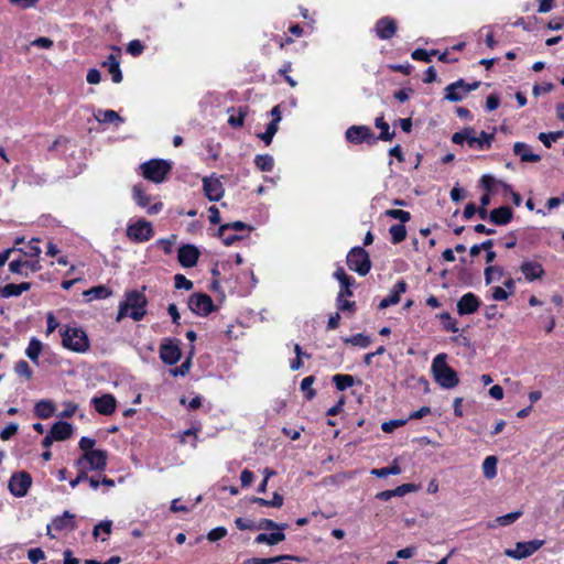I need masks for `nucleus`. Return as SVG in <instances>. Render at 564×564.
Instances as JSON below:
<instances>
[{"instance_id": "nucleus-15", "label": "nucleus", "mask_w": 564, "mask_h": 564, "mask_svg": "<svg viewBox=\"0 0 564 564\" xmlns=\"http://www.w3.org/2000/svg\"><path fill=\"white\" fill-rule=\"evenodd\" d=\"M93 403L95 404V409L98 413L102 415H110L116 410V399L112 394H104L98 398L93 399Z\"/></svg>"}, {"instance_id": "nucleus-43", "label": "nucleus", "mask_w": 564, "mask_h": 564, "mask_svg": "<svg viewBox=\"0 0 564 564\" xmlns=\"http://www.w3.org/2000/svg\"><path fill=\"white\" fill-rule=\"evenodd\" d=\"M345 343H349L351 345L366 348L371 344V339H370V337L365 336L362 334H356L349 338H346Z\"/></svg>"}, {"instance_id": "nucleus-4", "label": "nucleus", "mask_w": 564, "mask_h": 564, "mask_svg": "<svg viewBox=\"0 0 564 564\" xmlns=\"http://www.w3.org/2000/svg\"><path fill=\"white\" fill-rule=\"evenodd\" d=\"M347 265L360 275H366L371 267L368 252L361 247L352 248L347 254Z\"/></svg>"}, {"instance_id": "nucleus-57", "label": "nucleus", "mask_w": 564, "mask_h": 564, "mask_svg": "<svg viewBox=\"0 0 564 564\" xmlns=\"http://www.w3.org/2000/svg\"><path fill=\"white\" fill-rule=\"evenodd\" d=\"M18 432V424L17 423H10L8 426H6L1 433L0 438L3 441L9 440Z\"/></svg>"}, {"instance_id": "nucleus-55", "label": "nucleus", "mask_w": 564, "mask_h": 564, "mask_svg": "<svg viewBox=\"0 0 564 564\" xmlns=\"http://www.w3.org/2000/svg\"><path fill=\"white\" fill-rule=\"evenodd\" d=\"M470 128H465L459 132H455L452 137V141L455 144H462L464 141L467 142V139L469 138Z\"/></svg>"}, {"instance_id": "nucleus-6", "label": "nucleus", "mask_w": 564, "mask_h": 564, "mask_svg": "<svg viewBox=\"0 0 564 564\" xmlns=\"http://www.w3.org/2000/svg\"><path fill=\"white\" fill-rule=\"evenodd\" d=\"M544 544L543 540H532L528 542H518L514 549H506L505 555L516 560L529 557Z\"/></svg>"}, {"instance_id": "nucleus-38", "label": "nucleus", "mask_w": 564, "mask_h": 564, "mask_svg": "<svg viewBox=\"0 0 564 564\" xmlns=\"http://www.w3.org/2000/svg\"><path fill=\"white\" fill-rule=\"evenodd\" d=\"M401 473L400 466L397 464V460L389 467H383L379 469H372L371 474L377 477H387L389 475H399Z\"/></svg>"}, {"instance_id": "nucleus-26", "label": "nucleus", "mask_w": 564, "mask_h": 564, "mask_svg": "<svg viewBox=\"0 0 564 564\" xmlns=\"http://www.w3.org/2000/svg\"><path fill=\"white\" fill-rule=\"evenodd\" d=\"M55 411V405L52 401L41 400L34 406L35 415L40 419H48Z\"/></svg>"}, {"instance_id": "nucleus-40", "label": "nucleus", "mask_w": 564, "mask_h": 564, "mask_svg": "<svg viewBox=\"0 0 564 564\" xmlns=\"http://www.w3.org/2000/svg\"><path fill=\"white\" fill-rule=\"evenodd\" d=\"M384 215L387 217L398 219L403 224L410 221L411 219V214L402 209H388L384 212Z\"/></svg>"}, {"instance_id": "nucleus-51", "label": "nucleus", "mask_w": 564, "mask_h": 564, "mask_svg": "<svg viewBox=\"0 0 564 564\" xmlns=\"http://www.w3.org/2000/svg\"><path fill=\"white\" fill-rule=\"evenodd\" d=\"M174 281L176 289H184L187 291L193 289V282L186 279L183 274H176L174 276Z\"/></svg>"}, {"instance_id": "nucleus-13", "label": "nucleus", "mask_w": 564, "mask_h": 564, "mask_svg": "<svg viewBox=\"0 0 564 564\" xmlns=\"http://www.w3.org/2000/svg\"><path fill=\"white\" fill-rule=\"evenodd\" d=\"M346 139L354 144H359L364 141L371 142L372 132L367 126H351L346 130Z\"/></svg>"}, {"instance_id": "nucleus-48", "label": "nucleus", "mask_w": 564, "mask_h": 564, "mask_svg": "<svg viewBox=\"0 0 564 564\" xmlns=\"http://www.w3.org/2000/svg\"><path fill=\"white\" fill-rule=\"evenodd\" d=\"M14 370L19 376H23L26 379H31L32 377V370L30 369V366L25 360L18 361Z\"/></svg>"}, {"instance_id": "nucleus-19", "label": "nucleus", "mask_w": 564, "mask_h": 564, "mask_svg": "<svg viewBox=\"0 0 564 564\" xmlns=\"http://www.w3.org/2000/svg\"><path fill=\"white\" fill-rule=\"evenodd\" d=\"M181 349L177 345L165 344L161 346L160 357L167 365L176 364L181 358Z\"/></svg>"}, {"instance_id": "nucleus-22", "label": "nucleus", "mask_w": 564, "mask_h": 564, "mask_svg": "<svg viewBox=\"0 0 564 564\" xmlns=\"http://www.w3.org/2000/svg\"><path fill=\"white\" fill-rule=\"evenodd\" d=\"M406 290V283L404 281H399L393 290L391 291L390 295L382 299L379 303V308L383 310L389 307L390 305L397 304L400 301V295L404 293Z\"/></svg>"}, {"instance_id": "nucleus-58", "label": "nucleus", "mask_w": 564, "mask_h": 564, "mask_svg": "<svg viewBox=\"0 0 564 564\" xmlns=\"http://www.w3.org/2000/svg\"><path fill=\"white\" fill-rule=\"evenodd\" d=\"M9 2L12 4V6H15L20 9H31V8H34L39 0H9Z\"/></svg>"}, {"instance_id": "nucleus-28", "label": "nucleus", "mask_w": 564, "mask_h": 564, "mask_svg": "<svg viewBox=\"0 0 564 564\" xmlns=\"http://www.w3.org/2000/svg\"><path fill=\"white\" fill-rule=\"evenodd\" d=\"M284 540H285L284 533L274 532V533H270V534L261 533V534L257 535L254 541L258 544L267 543L269 545H275Z\"/></svg>"}, {"instance_id": "nucleus-41", "label": "nucleus", "mask_w": 564, "mask_h": 564, "mask_svg": "<svg viewBox=\"0 0 564 564\" xmlns=\"http://www.w3.org/2000/svg\"><path fill=\"white\" fill-rule=\"evenodd\" d=\"M279 127L275 126V122H270L267 126V130L263 133H259L258 138L261 139L267 145L272 142L274 134L276 133Z\"/></svg>"}, {"instance_id": "nucleus-21", "label": "nucleus", "mask_w": 564, "mask_h": 564, "mask_svg": "<svg viewBox=\"0 0 564 564\" xmlns=\"http://www.w3.org/2000/svg\"><path fill=\"white\" fill-rule=\"evenodd\" d=\"M494 140L492 133L482 131L479 137L475 135V130L470 128L469 138L467 144L469 148L478 147L479 149H488Z\"/></svg>"}, {"instance_id": "nucleus-60", "label": "nucleus", "mask_w": 564, "mask_h": 564, "mask_svg": "<svg viewBox=\"0 0 564 564\" xmlns=\"http://www.w3.org/2000/svg\"><path fill=\"white\" fill-rule=\"evenodd\" d=\"M491 273H497L499 276L503 274V270L500 267L489 265L485 269V280L487 284L492 282Z\"/></svg>"}, {"instance_id": "nucleus-1", "label": "nucleus", "mask_w": 564, "mask_h": 564, "mask_svg": "<svg viewBox=\"0 0 564 564\" xmlns=\"http://www.w3.org/2000/svg\"><path fill=\"white\" fill-rule=\"evenodd\" d=\"M447 355L442 352L435 356L432 362L431 372L436 383L444 389L455 388L459 383L457 372L447 362Z\"/></svg>"}, {"instance_id": "nucleus-24", "label": "nucleus", "mask_w": 564, "mask_h": 564, "mask_svg": "<svg viewBox=\"0 0 564 564\" xmlns=\"http://www.w3.org/2000/svg\"><path fill=\"white\" fill-rule=\"evenodd\" d=\"M51 433L55 437V441H65L72 436L73 426L67 422L59 421L53 424Z\"/></svg>"}, {"instance_id": "nucleus-17", "label": "nucleus", "mask_w": 564, "mask_h": 564, "mask_svg": "<svg viewBox=\"0 0 564 564\" xmlns=\"http://www.w3.org/2000/svg\"><path fill=\"white\" fill-rule=\"evenodd\" d=\"M376 32L380 39L389 40L397 32V23L393 19L384 17L377 22Z\"/></svg>"}, {"instance_id": "nucleus-64", "label": "nucleus", "mask_w": 564, "mask_h": 564, "mask_svg": "<svg viewBox=\"0 0 564 564\" xmlns=\"http://www.w3.org/2000/svg\"><path fill=\"white\" fill-rule=\"evenodd\" d=\"M553 88H554V86L551 83L545 84V85H534L532 93L535 97H538L542 94L550 93Z\"/></svg>"}, {"instance_id": "nucleus-8", "label": "nucleus", "mask_w": 564, "mask_h": 564, "mask_svg": "<svg viewBox=\"0 0 564 564\" xmlns=\"http://www.w3.org/2000/svg\"><path fill=\"white\" fill-rule=\"evenodd\" d=\"M32 485L31 476L25 471L13 474L9 481V490L15 497H24Z\"/></svg>"}, {"instance_id": "nucleus-62", "label": "nucleus", "mask_w": 564, "mask_h": 564, "mask_svg": "<svg viewBox=\"0 0 564 564\" xmlns=\"http://www.w3.org/2000/svg\"><path fill=\"white\" fill-rule=\"evenodd\" d=\"M191 368V359H186L180 367H176L171 370L172 375L177 376H185Z\"/></svg>"}, {"instance_id": "nucleus-39", "label": "nucleus", "mask_w": 564, "mask_h": 564, "mask_svg": "<svg viewBox=\"0 0 564 564\" xmlns=\"http://www.w3.org/2000/svg\"><path fill=\"white\" fill-rule=\"evenodd\" d=\"M389 231L393 243H400L406 238V229L403 225H393Z\"/></svg>"}, {"instance_id": "nucleus-25", "label": "nucleus", "mask_w": 564, "mask_h": 564, "mask_svg": "<svg viewBox=\"0 0 564 564\" xmlns=\"http://www.w3.org/2000/svg\"><path fill=\"white\" fill-rule=\"evenodd\" d=\"M445 91H446L445 99H447L452 102L460 101L463 99V97L466 95V94H464V80L459 79V80L448 85L445 88Z\"/></svg>"}, {"instance_id": "nucleus-52", "label": "nucleus", "mask_w": 564, "mask_h": 564, "mask_svg": "<svg viewBox=\"0 0 564 564\" xmlns=\"http://www.w3.org/2000/svg\"><path fill=\"white\" fill-rule=\"evenodd\" d=\"M490 204L489 194H484L480 197V207L477 209V213L481 219H486L488 216L487 206Z\"/></svg>"}, {"instance_id": "nucleus-35", "label": "nucleus", "mask_w": 564, "mask_h": 564, "mask_svg": "<svg viewBox=\"0 0 564 564\" xmlns=\"http://www.w3.org/2000/svg\"><path fill=\"white\" fill-rule=\"evenodd\" d=\"M42 351V344L40 340L33 338L28 348H26V356L34 362H37L39 356Z\"/></svg>"}, {"instance_id": "nucleus-42", "label": "nucleus", "mask_w": 564, "mask_h": 564, "mask_svg": "<svg viewBox=\"0 0 564 564\" xmlns=\"http://www.w3.org/2000/svg\"><path fill=\"white\" fill-rule=\"evenodd\" d=\"M96 119L99 122L121 121V118L118 115V112H116L113 110L98 111V113L96 115Z\"/></svg>"}, {"instance_id": "nucleus-36", "label": "nucleus", "mask_w": 564, "mask_h": 564, "mask_svg": "<svg viewBox=\"0 0 564 564\" xmlns=\"http://www.w3.org/2000/svg\"><path fill=\"white\" fill-rule=\"evenodd\" d=\"M254 163L263 172H269L273 169V158L268 154L257 155Z\"/></svg>"}, {"instance_id": "nucleus-47", "label": "nucleus", "mask_w": 564, "mask_h": 564, "mask_svg": "<svg viewBox=\"0 0 564 564\" xmlns=\"http://www.w3.org/2000/svg\"><path fill=\"white\" fill-rule=\"evenodd\" d=\"M246 228H247V225L239 220L230 223V224H225L218 228V237H224L225 231L228 229L243 230Z\"/></svg>"}, {"instance_id": "nucleus-16", "label": "nucleus", "mask_w": 564, "mask_h": 564, "mask_svg": "<svg viewBox=\"0 0 564 564\" xmlns=\"http://www.w3.org/2000/svg\"><path fill=\"white\" fill-rule=\"evenodd\" d=\"M479 307V301L473 293H466L457 302V313L468 315L475 313Z\"/></svg>"}, {"instance_id": "nucleus-33", "label": "nucleus", "mask_w": 564, "mask_h": 564, "mask_svg": "<svg viewBox=\"0 0 564 564\" xmlns=\"http://www.w3.org/2000/svg\"><path fill=\"white\" fill-rule=\"evenodd\" d=\"M375 124L378 129L381 130V133L379 134L378 139L383 141H391L394 137V131L390 132L389 124L384 122L382 117H379L376 119Z\"/></svg>"}, {"instance_id": "nucleus-23", "label": "nucleus", "mask_w": 564, "mask_h": 564, "mask_svg": "<svg viewBox=\"0 0 564 564\" xmlns=\"http://www.w3.org/2000/svg\"><path fill=\"white\" fill-rule=\"evenodd\" d=\"M513 153L518 155L522 162H539L541 160V156L539 154H534L531 151V148L523 142L514 143Z\"/></svg>"}, {"instance_id": "nucleus-56", "label": "nucleus", "mask_w": 564, "mask_h": 564, "mask_svg": "<svg viewBox=\"0 0 564 564\" xmlns=\"http://www.w3.org/2000/svg\"><path fill=\"white\" fill-rule=\"evenodd\" d=\"M143 45L140 41L133 40L131 41L127 46V52L130 53L133 56H138L143 52Z\"/></svg>"}, {"instance_id": "nucleus-2", "label": "nucleus", "mask_w": 564, "mask_h": 564, "mask_svg": "<svg viewBox=\"0 0 564 564\" xmlns=\"http://www.w3.org/2000/svg\"><path fill=\"white\" fill-rule=\"evenodd\" d=\"M147 299L145 296L137 291H133L127 295L124 302L119 306L117 321L122 319L128 314L134 321H140L145 314Z\"/></svg>"}, {"instance_id": "nucleus-45", "label": "nucleus", "mask_w": 564, "mask_h": 564, "mask_svg": "<svg viewBox=\"0 0 564 564\" xmlns=\"http://www.w3.org/2000/svg\"><path fill=\"white\" fill-rule=\"evenodd\" d=\"M440 318L443 322V326L445 329L451 330L453 333L458 332L457 323L455 319L452 318V316L448 313H442L440 315Z\"/></svg>"}, {"instance_id": "nucleus-44", "label": "nucleus", "mask_w": 564, "mask_h": 564, "mask_svg": "<svg viewBox=\"0 0 564 564\" xmlns=\"http://www.w3.org/2000/svg\"><path fill=\"white\" fill-rule=\"evenodd\" d=\"M133 195L137 203L141 207H145L150 203V197L144 193L142 187L139 185L133 186Z\"/></svg>"}, {"instance_id": "nucleus-49", "label": "nucleus", "mask_w": 564, "mask_h": 564, "mask_svg": "<svg viewBox=\"0 0 564 564\" xmlns=\"http://www.w3.org/2000/svg\"><path fill=\"white\" fill-rule=\"evenodd\" d=\"M227 534V530L224 527H218L213 530H210L207 534V540L209 542H216L218 540H221Z\"/></svg>"}, {"instance_id": "nucleus-3", "label": "nucleus", "mask_w": 564, "mask_h": 564, "mask_svg": "<svg viewBox=\"0 0 564 564\" xmlns=\"http://www.w3.org/2000/svg\"><path fill=\"white\" fill-rule=\"evenodd\" d=\"M141 170L144 178L161 183L170 172L171 165L164 160H150L141 165Z\"/></svg>"}, {"instance_id": "nucleus-11", "label": "nucleus", "mask_w": 564, "mask_h": 564, "mask_svg": "<svg viewBox=\"0 0 564 564\" xmlns=\"http://www.w3.org/2000/svg\"><path fill=\"white\" fill-rule=\"evenodd\" d=\"M74 519L75 514L70 513L69 511H65L62 516L54 518L52 524H48L46 527V534L50 535L51 538H54V535L51 534L52 528H54L57 531L75 530L76 522Z\"/></svg>"}, {"instance_id": "nucleus-29", "label": "nucleus", "mask_w": 564, "mask_h": 564, "mask_svg": "<svg viewBox=\"0 0 564 564\" xmlns=\"http://www.w3.org/2000/svg\"><path fill=\"white\" fill-rule=\"evenodd\" d=\"M84 296L87 297L88 301L95 300V299H106L111 295V291L106 288L105 285H97L94 286L87 291H85Z\"/></svg>"}, {"instance_id": "nucleus-31", "label": "nucleus", "mask_w": 564, "mask_h": 564, "mask_svg": "<svg viewBox=\"0 0 564 564\" xmlns=\"http://www.w3.org/2000/svg\"><path fill=\"white\" fill-rule=\"evenodd\" d=\"M286 560H297L295 556L291 555H280L275 557H269V558H259V557H251L245 561L243 564H273Z\"/></svg>"}, {"instance_id": "nucleus-50", "label": "nucleus", "mask_w": 564, "mask_h": 564, "mask_svg": "<svg viewBox=\"0 0 564 564\" xmlns=\"http://www.w3.org/2000/svg\"><path fill=\"white\" fill-rule=\"evenodd\" d=\"M314 382V377L310 376L302 380L301 389L306 392V398L312 399L315 395V391L311 388Z\"/></svg>"}, {"instance_id": "nucleus-61", "label": "nucleus", "mask_w": 564, "mask_h": 564, "mask_svg": "<svg viewBox=\"0 0 564 564\" xmlns=\"http://www.w3.org/2000/svg\"><path fill=\"white\" fill-rule=\"evenodd\" d=\"M95 446V440L90 437H82L79 441V448L84 451L85 453L93 452Z\"/></svg>"}, {"instance_id": "nucleus-53", "label": "nucleus", "mask_w": 564, "mask_h": 564, "mask_svg": "<svg viewBox=\"0 0 564 564\" xmlns=\"http://www.w3.org/2000/svg\"><path fill=\"white\" fill-rule=\"evenodd\" d=\"M405 422H406L405 420H391V421H388V422H383L382 425H381V429L386 433H391L397 427L405 424Z\"/></svg>"}, {"instance_id": "nucleus-32", "label": "nucleus", "mask_w": 564, "mask_h": 564, "mask_svg": "<svg viewBox=\"0 0 564 564\" xmlns=\"http://www.w3.org/2000/svg\"><path fill=\"white\" fill-rule=\"evenodd\" d=\"M484 475L488 479H492L497 474V457L488 456L482 463Z\"/></svg>"}, {"instance_id": "nucleus-9", "label": "nucleus", "mask_w": 564, "mask_h": 564, "mask_svg": "<svg viewBox=\"0 0 564 564\" xmlns=\"http://www.w3.org/2000/svg\"><path fill=\"white\" fill-rule=\"evenodd\" d=\"M127 235L130 239L139 242L148 241L153 235L151 223L147 220H139L127 229Z\"/></svg>"}, {"instance_id": "nucleus-12", "label": "nucleus", "mask_w": 564, "mask_h": 564, "mask_svg": "<svg viewBox=\"0 0 564 564\" xmlns=\"http://www.w3.org/2000/svg\"><path fill=\"white\" fill-rule=\"evenodd\" d=\"M83 460H86L91 469L104 470L107 466V453L101 449L84 453L82 458L78 459L77 466H80Z\"/></svg>"}, {"instance_id": "nucleus-63", "label": "nucleus", "mask_w": 564, "mask_h": 564, "mask_svg": "<svg viewBox=\"0 0 564 564\" xmlns=\"http://www.w3.org/2000/svg\"><path fill=\"white\" fill-rule=\"evenodd\" d=\"M520 516H521V512H519V511L511 512L506 516L499 517L498 522L502 525H508V524L512 523L513 521H516Z\"/></svg>"}, {"instance_id": "nucleus-59", "label": "nucleus", "mask_w": 564, "mask_h": 564, "mask_svg": "<svg viewBox=\"0 0 564 564\" xmlns=\"http://www.w3.org/2000/svg\"><path fill=\"white\" fill-rule=\"evenodd\" d=\"M28 557L32 563H39L41 560L45 557V554L42 549L35 547L29 551Z\"/></svg>"}, {"instance_id": "nucleus-30", "label": "nucleus", "mask_w": 564, "mask_h": 564, "mask_svg": "<svg viewBox=\"0 0 564 564\" xmlns=\"http://www.w3.org/2000/svg\"><path fill=\"white\" fill-rule=\"evenodd\" d=\"M251 502L259 503L263 507L280 508L283 506V497L280 494L274 492L272 499L265 500L263 498L253 497L251 499Z\"/></svg>"}, {"instance_id": "nucleus-46", "label": "nucleus", "mask_w": 564, "mask_h": 564, "mask_svg": "<svg viewBox=\"0 0 564 564\" xmlns=\"http://www.w3.org/2000/svg\"><path fill=\"white\" fill-rule=\"evenodd\" d=\"M20 290L18 288V284H7L4 286L0 288V296L1 297H10V296H18L20 295Z\"/></svg>"}, {"instance_id": "nucleus-14", "label": "nucleus", "mask_w": 564, "mask_h": 564, "mask_svg": "<svg viewBox=\"0 0 564 564\" xmlns=\"http://www.w3.org/2000/svg\"><path fill=\"white\" fill-rule=\"evenodd\" d=\"M198 249L192 245H185L178 249V261L185 268L194 267L198 261Z\"/></svg>"}, {"instance_id": "nucleus-10", "label": "nucleus", "mask_w": 564, "mask_h": 564, "mask_svg": "<svg viewBox=\"0 0 564 564\" xmlns=\"http://www.w3.org/2000/svg\"><path fill=\"white\" fill-rule=\"evenodd\" d=\"M203 185L205 195L209 200L216 202L224 196L225 189L218 177L205 176L203 178Z\"/></svg>"}, {"instance_id": "nucleus-34", "label": "nucleus", "mask_w": 564, "mask_h": 564, "mask_svg": "<svg viewBox=\"0 0 564 564\" xmlns=\"http://www.w3.org/2000/svg\"><path fill=\"white\" fill-rule=\"evenodd\" d=\"M333 381L335 382L336 388L340 391L354 386L355 382L354 377L350 375H335L333 377Z\"/></svg>"}, {"instance_id": "nucleus-54", "label": "nucleus", "mask_w": 564, "mask_h": 564, "mask_svg": "<svg viewBox=\"0 0 564 564\" xmlns=\"http://www.w3.org/2000/svg\"><path fill=\"white\" fill-rule=\"evenodd\" d=\"M392 490H393L394 497L395 496L402 497V496H404V495H406L409 492L415 491L416 487L413 484H403V485L398 486L395 489H392Z\"/></svg>"}, {"instance_id": "nucleus-37", "label": "nucleus", "mask_w": 564, "mask_h": 564, "mask_svg": "<svg viewBox=\"0 0 564 564\" xmlns=\"http://www.w3.org/2000/svg\"><path fill=\"white\" fill-rule=\"evenodd\" d=\"M238 116L231 115L228 119V123L232 128H241L245 123V118L248 115V109L246 107H239L237 109Z\"/></svg>"}, {"instance_id": "nucleus-7", "label": "nucleus", "mask_w": 564, "mask_h": 564, "mask_svg": "<svg viewBox=\"0 0 564 564\" xmlns=\"http://www.w3.org/2000/svg\"><path fill=\"white\" fill-rule=\"evenodd\" d=\"M188 306L197 315L206 316L215 310L213 300L205 293H194L191 295Z\"/></svg>"}, {"instance_id": "nucleus-5", "label": "nucleus", "mask_w": 564, "mask_h": 564, "mask_svg": "<svg viewBox=\"0 0 564 564\" xmlns=\"http://www.w3.org/2000/svg\"><path fill=\"white\" fill-rule=\"evenodd\" d=\"M62 341L64 347L76 352H84L89 347L87 335L85 332L77 328H67L63 333Z\"/></svg>"}, {"instance_id": "nucleus-18", "label": "nucleus", "mask_w": 564, "mask_h": 564, "mask_svg": "<svg viewBox=\"0 0 564 564\" xmlns=\"http://www.w3.org/2000/svg\"><path fill=\"white\" fill-rule=\"evenodd\" d=\"M520 270L528 281L539 280L544 275L543 267L533 261H524L521 264Z\"/></svg>"}, {"instance_id": "nucleus-20", "label": "nucleus", "mask_w": 564, "mask_h": 564, "mask_svg": "<svg viewBox=\"0 0 564 564\" xmlns=\"http://www.w3.org/2000/svg\"><path fill=\"white\" fill-rule=\"evenodd\" d=\"M513 216L512 209L508 206H501L499 208H495L489 214V219L495 225L502 226L507 225L511 221Z\"/></svg>"}, {"instance_id": "nucleus-27", "label": "nucleus", "mask_w": 564, "mask_h": 564, "mask_svg": "<svg viewBox=\"0 0 564 564\" xmlns=\"http://www.w3.org/2000/svg\"><path fill=\"white\" fill-rule=\"evenodd\" d=\"M104 66L108 67V70L112 75V80L115 83H120L122 80L120 64L115 55H109L107 61L104 63Z\"/></svg>"}]
</instances>
